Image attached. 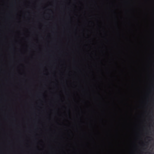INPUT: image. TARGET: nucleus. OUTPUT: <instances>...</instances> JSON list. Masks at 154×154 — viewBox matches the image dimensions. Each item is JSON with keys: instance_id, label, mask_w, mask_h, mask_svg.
Returning a JSON list of instances; mask_svg holds the SVG:
<instances>
[{"instance_id": "obj_1", "label": "nucleus", "mask_w": 154, "mask_h": 154, "mask_svg": "<svg viewBox=\"0 0 154 154\" xmlns=\"http://www.w3.org/2000/svg\"><path fill=\"white\" fill-rule=\"evenodd\" d=\"M148 138H152L151 137H148Z\"/></svg>"}]
</instances>
